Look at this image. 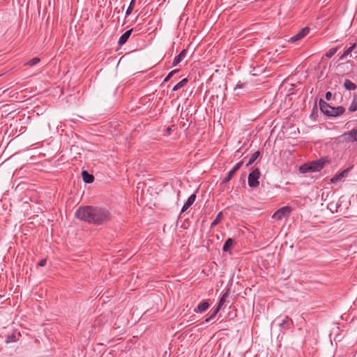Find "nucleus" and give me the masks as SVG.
Instances as JSON below:
<instances>
[{"label":"nucleus","mask_w":357,"mask_h":357,"mask_svg":"<svg viewBox=\"0 0 357 357\" xmlns=\"http://www.w3.org/2000/svg\"><path fill=\"white\" fill-rule=\"evenodd\" d=\"M75 216L90 224L101 225L110 220L111 213L104 207L86 206H80L76 211Z\"/></svg>","instance_id":"f257e3e1"},{"label":"nucleus","mask_w":357,"mask_h":357,"mask_svg":"<svg viewBox=\"0 0 357 357\" xmlns=\"http://www.w3.org/2000/svg\"><path fill=\"white\" fill-rule=\"evenodd\" d=\"M319 107L321 112L330 117H337L345 112V108L343 106L331 107L322 99L319 100Z\"/></svg>","instance_id":"f03ea898"},{"label":"nucleus","mask_w":357,"mask_h":357,"mask_svg":"<svg viewBox=\"0 0 357 357\" xmlns=\"http://www.w3.org/2000/svg\"><path fill=\"white\" fill-rule=\"evenodd\" d=\"M328 162L326 158H321L309 163H305L300 166L299 172L302 174L307 172H315L321 170L326 162Z\"/></svg>","instance_id":"7ed1b4c3"},{"label":"nucleus","mask_w":357,"mask_h":357,"mask_svg":"<svg viewBox=\"0 0 357 357\" xmlns=\"http://www.w3.org/2000/svg\"><path fill=\"white\" fill-rule=\"evenodd\" d=\"M261 173L258 168L252 170L248 175V185L251 188H255L259 185V177Z\"/></svg>","instance_id":"20e7f679"},{"label":"nucleus","mask_w":357,"mask_h":357,"mask_svg":"<svg viewBox=\"0 0 357 357\" xmlns=\"http://www.w3.org/2000/svg\"><path fill=\"white\" fill-rule=\"evenodd\" d=\"M291 212L289 206H283L275 211L272 218L275 220H282V218L288 216Z\"/></svg>","instance_id":"39448f33"},{"label":"nucleus","mask_w":357,"mask_h":357,"mask_svg":"<svg viewBox=\"0 0 357 357\" xmlns=\"http://www.w3.org/2000/svg\"><path fill=\"white\" fill-rule=\"evenodd\" d=\"M310 32V29L308 27L303 28L301 30L298 31L296 34L293 36L289 39V43H294L297 40H299L304 38L305 36L308 34Z\"/></svg>","instance_id":"423d86ee"},{"label":"nucleus","mask_w":357,"mask_h":357,"mask_svg":"<svg viewBox=\"0 0 357 357\" xmlns=\"http://www.w3.org/2000/svg\"><path fill=\"white\" fill-rule=\"evenodd\" d=\"M243 161L237 162L234 167L228 172L227 175L223 178L222 183H228L232 178L235 172L238 170L243 165Z\"/></svg>","instance_id":"0eeeda50"},{"label":"nucleus","mask_w":357,"mask_h":357,"mask_svg":"<svg viewBox=\"0 0 357 357\" xmlns=\"http://www.w3.org/2000/svg\"><path fill=\"white\" fill-rule=\"evenodd\" d=\"M341 137L347 142H357V130L352 129L349 132H344Z\"/></svg>","instance_id":"6e6552de"},{"label":"nucleus","mask_w":357,"mask_h":357,"mask_svg":"<svg viewBox=\"0 0 357 357\" xmlns=\"http://www.w3.org/2000/svg\"><path fill=\"white\" fill-rule=\"evenodd\" d=\"M349 171V169H346L343 170L342 172H341L340 173L334 175L331 178V182L332 183H337L341 181L342 180V178L348 174Z\"/></svg>","instance_id":"1a4fd4ad"},{"label":"nucleus","mask_w":357,"mask_h":357,"mask_svg":"<svg viewBox=\"0 0 357 357\" xmlns=\"http://www.w3.org/2000/svg\"><path fill=\"white\" fill-rule=\"evenodd\" d=\"M196 199V195L192 194L187 199V201L184 203L182 208H181V213L185 212L186 210H188L194 203Z\"/></svg>","instance_id":"9d476101"},{"label":"nucleus","mask_w":357,"mask_h":357,"mask_svg":"<svg viewBox=\"0 0 357 357\" xmlns=\"http://www.w3.org/2000/svg\"><path fill=\"white\" fill-rule=\"evenodd\" d=\"M132 30H133L132 29L128 30L121 36V37L119 38V41H118L119 45L121 46V45H124L128 41V38H130V36L132 32Z\"/></svg>","instance_id":"9b49d317"},{"label":"nucleus","mask_w":357,"mask_h":357,"mask_svg":"<svg viewBox=\"0 0 357 357\" xmlns=\"http://www.w3.org/2000/svg\"><path fill=\"white\" fill-rule=\"evenodd\" d=\"M292 324V320L288 317H285L280 323L281 329L284 331L289 329Z\"/></svg>","instance_id":"f8f14e48"},{"label":"nucleus","mask_w":357,"mask_h":357,"mask_svg":"<svg viewBox=\"0 0 357 357\" xmlns=\"http://www.w3.org/2000/svg\"><path fill=\"white\" fill-rule=\"evenodd\" d=\"M187 50H183L180 54L177 56H176L174 59L172 66H177L186 56Z\"/></svg>","instance_id":"ddd939ff"},{"label":"nucleus","mask_w":357,"mask_h":357,"mask_svg":"<svg viewBox=\"0 0 357 357\" xmlns=\"http://www.w3.org/2000/svg\"><path fill=\"white\" fill-rule=\"evenodd\" d=\"M209 307V303L207 301H203L194 310L196 313H202L206 311Z\"/></svg>","instance_id":"4468645a"},{"label":"nucleus","mask_w":357,"mask_h":357,"mask_svg":"<svg viewBox=\"0 0 357 357\" xmlns=\"http://www.w3.org/2000/svg\"><path fill=\"white\" fill-rule=\"evenodd\" d=\"M82 175L83 181L86 183H91L94 180V176L92 174H90L86 171H82Z\"/></svg>","instance_id":"2eb2a0df"},{"label":"nucleus","mask_w":357,"mask_h":357,"mask_svg":"<svg viewBox=\"0 0 357 357\" xmlns=\"http://www.w3.org/2000/svg\"><path fill=\"white\" fill-rule=\"evenodd\" d=\"M234 244V240L231 238H229L228 239H227V241H225L224 245H223V248H222V250L225 252H229L232 245Z\"/></svg>","instance_id":"dca6fc26"},{"label":"nucleus","mask_w":357,"mask_h":357,"mask_svg":"<svg viewBox=\"0 0 357 357\" xmlns=\"http://www.w3.org/2000/svg\"><path fill=\"white\" fill-rule=\"evenodd\" d=\"M344 86L347 90L353 91L356 89V85L349 79H345Z\"/></svg>","instance_id":"f3484780"},{"label":"nucleus","mask_w":357,"mask_h":357,"mask_svg":"<svg viewBox=\"0 0 357 357\" xmlns=\"http://www.w3.org/2000/svg\"><path fill=\"white\" fill-rule=\"evenodd\" d=\"M259 155L260 152L259 151H257L255 153H253L250 157L249 160L246 164V167H249L250 165H251L257 159Z\"/></svg>","instance_id":"a211bd4d"},{"label":"nucleus","mask_w":357,"mask_h":357,"mask_svg":"<svg viewBox=\"0 0 357 357\" xmlns=\"http://www.w3.org/2000/svg\"><path fill=\"white\" fill-rule=\"evenodd\" d=\"M228 296H229V294L227 291L225 292V294H223L222 296H221V298L219 301V303L218 304V306L216 307L219 308V310H220L222 307V306L224 305Z\"/></svg>","instance_id":"6ab92c4d"},{"label":"nucleus","mask_w":357,"mask_h":357,"mask_svg":"<svg viewBox=\"0 0 357 357\" xmlns=\"http://www.w3.org/2000/svg\"><path fill=\"white\" fill-rule=\"evenodd\" d=\"M188 80L187 78L183 79L181 81H180L178 84H176L172 89V91H175L178 90L179 89L184 86L187 83Z\"/></svg>","instance_id":"aec40b11"},{"label":"nucleus","mask_w":357,"mask_h":357,"mask_svg":"<svg viewBox=\"0 0 357 357\" xmlns=\"http://www.w3.org/2000/svg\"><path fill=\"white\" fill-rule=\"evenodd\" d=\"M222 219V212L218 213L215 220L212 222L211 227H213L217 225Z\"/></svg>","instance_id":"412c9836"},{"label":"nucleus","mask_w":357,"mask_h":357,"mask_svg":"<svg viewBox=\"0 0 357 357\" xmlns=\"http://www.w3.org/2000/svg\"><path fill=\"white\" fill-rule=\"evenodd\" d=\"M356 47V43H354L351 46H350L344 53L341 56L340 59H344L346 56H347Z\"/></svg>","instance_id":"4be33fe9"},{"label":"nucleus","mask_w":357,"mask_h":357,"mask_svg":"<svg viewBox=\"0 0 357 357\" xmlns=\"http://www.w3.org/2000/svg\"><path fill=\"white\" fill-rule=\"evenodd\" d=\"M135 0H131L129 6L128 7L126 11V15L128 16L130 15L133 10L134 3Z\"/></svg>","instance_id":"5701e85b"},{"label":"nucleus","mask_w":357,"mask_h":357,"mask_svg":"<svg viewBox=\"0 0 357 357\" xmlns=\"http://www.w3.org/2000/svg\"><path fill=\"white\" fill-rule=\"evenodd\" d=\"M337 47H332V48H331L326 53V56L328 57V58H331L337 52Z\"/></svg>","instance_id":"b1692460"},{"label":"nucleus","mask_w":357,"mask_h":357,"mask_svg":"<svg viewBox=\"0 0 357 357\" xmlns=\"http://www.w3.org/2000/svg\"><path fill=\"white\" fill-rule=\"evenodd\" d=\"M39 61H40V59L37 58V57H35V58H33V59H30L26 63V65H28L29 66H33L36 65L37 63H38Z\"/></svg>","instance_id":"393cba45"},{"label":"nucleus","mask_w":357,"mask_h":357,"mask_svg":"<svg viewBox=\"0 0 357 357\" xmlns=\"http://www.w3.org/2000/svg\"><path fill=\"white\" fill-rule=\"evenodd\" d=\"M356 110H357V104H356V102L355 101V99H354V100L352 101V102L351 103V105L349 107V111L350 112H353Z\"/></svg>","instance_id":"a878e982"},{"label":"nucleus","mask_w":357,"mask_h":357,"mask_svg":"<svg viewBox=\"0 0 357 357\" xmlns=\"http://www.w3.org/2000/svg\"><path fill=\"white\" fill-rule=\"evenodd\" d=\"M178 70H177V69H176V70H174L171 71L170 73H169V74H168V75H167V77L165 78V79H164V82H168V81L171 79V77H172L174 74H176V73H178Z\"/></svg>","instance_id":"bb28decb"},{"label":"nucleus","mask_w":357,"mask_h":357,"mask_svg":"<svg viewBox=\"0 0 357 357\" xmlns=\"http://www.w3.org/2000/svg\"><path fill=\"white\" fill-rule=\"evenodd\" d=\"M220 310L219 308H215L214 311L212 312V314L209 317V319H213L215 318V317L217 315V314L219 312Z\"/></svg>","instance_id":"cd10ccee"},{"label":"nucleus","mask_w":357,"mask_h":357,"mask_svg":"<svg viewBox=\"0 0 357 357\" xmlns=\"http://www.w3.org/2000/svg\"><path fill=\"white\" fill-rule=\"evenodd\" d=\"M14 338H15V336H14V335H13V336H10V335H8V336L6 337V342L7 343H10V342H14V341H15Z\"/></svg>","instance_id":"c85d7f7f"},{"label":"nucleus","mask_w":357,"mask_h":357,"mask_svg":"<svg viewBox=\"0 0 357 357\" xmlns=\"http://www.w3.org/2000/svg\"><path fill=\"white\" fill-rule=\"evenodd\" d=\"M325 98L327 100H330L332 98V93L330 91H327L325 95Z\"/></svg>","instance_id":"c756f323"},{"label":"nucleus","mask_w":357,"mask_h":357,"mask_svg":"<svg viewBox=\"0 0 357 357\" xmlns=\"http://www.w3.org/2000/svg\"><path fill=\"white\" fill-rule=\"evenodd\" d=\"M47 260L45 259H41L38 264L40 266H45L46 265Z\"/></svg>","instance_id":"7c9ffc66"},{"label":"nucleus","mask_w":357,"mask_h":357,"mask_svg":"<svg viewBox=\"0 0 357 357\" xmlns=\"http://www.w3.org/2000/svg\"><path fill=\"white\" fill-rule=\"evenodd\" d=\"M244 86V84L241 83L240 82L236 84V87L234 88V90H236L237 89H243Z\"/></svg>","instance_id":"2f4dec72"},{"label":"nucleus","mask_w":357,"mask_h":357,"mask_svg":"<svg viewBox=\"0 0 357 357\" xmlns=\"http://www.w3.org/2000/svg\"><path fill=\"white\" fill-rule=\"evenodd\" d=\"M172 130V128L171 127H168L166 130L167 132V133H169V132Z\"/></svg>","instance_id":"473e14b6"},{"label":"nucleus","mask_w":357,"mask_h":357,"mask_svg":"<svg viewBox=\"0 0 357 357\" xmlns=\"http://www.w3.org/2000/svg\"><path fill=\"white\" fill-rule=\"evenodd\" d=\"M211 320V319H209V317H208V318H207V319H205V322H206V323H208V322H209Z\"/></svg>","instance_id":"72a5a7b5"}]
</instances>
